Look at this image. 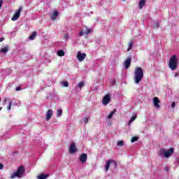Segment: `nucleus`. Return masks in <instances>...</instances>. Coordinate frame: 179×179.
<instances>
[{"mask_svg": "<svg viewBox=\"0 0 179 179\" xmlns=\"http://www.w3.org/2000/svg\"><path fill=\"white\" fill-rule=\"evenodd\" d=\"M16 106H22V102H18L15 103Z\"/></svg>", "mask_w": 179, "mask_h": 179, "instance_id": "4c0bfd02", "label": "nucleus"}, {"mask_svg": "<svg viewBox=\"0 0 179 179\" xmlns=\"http://www.w3.org/2000/svg\"><path fill=\"white\" fill-rule=\"evenodd\" d=\"M138 141V138L136 137H133L131 139V143H134V142H136Z\"/></svg>", "mask_w": 179, "mask_h": 179, "instance_id": "7c9ffc66", "label": "nucleus"}, {"mask_svg": "<svg viewBox=\"0 0 179 179\" xmlns=\"http://www.w3.org/2000/svg\"><path fill=\"white\" fill-rule=\"evenodd\" d=\"M83 121H84V123H85V124H87V122H89V118L85 117L83 119Z\"/></svg>", "mask_w": 179, "mask_h": 179, "instance_id": "c85d7f7f", "label": "nucleus"}, {"mask_svg": "<svg viewBox=\"0 0 179 179\" xmlns=\"http://www.w3.org/2000/svg\"><path fill=\"white\" fill-rule=\"evenodd\" d=\"M21 87H17L16 89H15V90L17 91V92H19V90H21Z\"/></svg>", "mask_w": 179, "mask_h": 179, "instance_id": "e433bc0d", "label": "nucleus"}, {"mask_svg": "<svg viewBox=\"0 0 179 179\" xmlns=\"http://www.w3.org/2000/svg\"><path fill=\"white\" fill-rule=\"evenodd\" d=\"M62 115V109H58L57 111V117H61Z\"/></svg>", "mask_w": 179, "mask_h": 179, "instance_id": "a878e982", "label": "nucleus"}, {"mask_svg": "<svg viewBox=\"0 0 179 179\" xmlns=\"http://www.w3.org/2000/svg\"><path fill=\"white\" fill-rule=\"evenodd\" d=\"M2 3H3V0H0V9L2 8Z\"/></svg>", "mask_w": 179, "mask_h": 179, "instance_id": "72a5a7b5", "label": "nucleus"}, {"mask_svg": "<svg viewBox=\"0 0 179 179\" xmlns=\"http://www.w3.org/2000/svg\"><path fill=\"white\" fill-rule=\"evenodd\" d=\"M26 173V170L24 169V166H20L16 172H14L11 176L10 178H23L24 177V173Z\"/></svg>", "mask_w": 179, "mask_h": 179, "instance_id": "7ed1b4c3", "label": "nucleus"}, {"mask_svg": "<svg viewBox=\"0 0 179 179\" xmlns=\"http://www.w3.org/2000/svg\"><path fill=\"white\" fill-rule=\"evenodd\" d=\"M114 83H115V81H113V85H114Z\"/></svg>", "mask_w": 179, "mask_h": 179, "instance_id": "79ce46f5", "label": "nucleus"}, {"mask_svg": "<svg viewBox=\"0 0 179 179\" xmlns=\"http://www.w3.org/2000/svg\"><path fill=\"white\" fill-rule=\"evenodd\" d=\"M169 170H170V168H169V166H166L165 171L169 172Z\"/></svg>", "mask_w": 179, "mask_h": 179, "instance_id": "c9c22d12", "label": "nucleus"}, {"mask_svg": "<svg viewBox=\"0 0 179 179\" xmlns=\"http://www.w3.org/2000/svg\"><path fill=\"white\" fill-rule=\"evenodd\" d=\"M83 86H85V83L83 82L78 83V87L80 90H82V88L83 87Z\"/></svg>", "mask_w": 179, "mask_h": 179, "instance_id": "b1692460", "label": "nucleus"}, {"mask_svg": "<svg viewBox=\"0 0 179 179\" xmlns=\"http://www.w3.org/2000/svg\"><path fill=\"white\" fill-rule=\"evenodd\" d=\"M143 79V69L141 67H136L134 70V80L136 85H139Z\"/></svg>", "mask_w": 179, "mask_h": 179, "instance_id": "f257e3e1", "label": "nucleus"}, {"mask_svg": "<svg viewBox=\"0 0 179 179\" xmlns=\"http://www.w3.org/2000/svg\"><path fill=\"white\" fill-rule=\"evenodd\" d=\"M145 2L146 1L145 0H140V1L138 3V9H142V8H143V6H145Z\"/></svg>", "mask_w": 179, "mask_h": 179, "instance_id": "f3484780", "label": "nucleus"}, {"mask_svg": "<svg viewBox=\"0 0 179 179\" xmlns=\"http://www.w3.org/2000/svg\"><path fill=\"white\" fill-rule=\"evenodd\" d=\"M8 47H5L1 49V52H3L4 54L8 52Z\"/></svg>", "mask_w": 179, "mask_h": 179, "instance_id": "393cba45", "label": "nucleus"}, {"mask_svg": "<svg viewBox=\"0 0 179 179\" xmlns=\"http://www.w3.org/2000/svg\"><path fill=\"white\" fill-rule=\"evenodd\" d=\"M3 40H5L4 38H0V43H1V41H3Z\"/></svg>", "mask_w": 179, "mask_h": 179, "instance_id": "ea45409f", "label": "nucleus"}, {"mask_svg": "<svg viewBox=\"0 0 179 179\" xmlns=\"http://www.w3.org/2000/svg\"><path fill=\"white\" fill-rule=\"evenodd\" d=\"M110 166H113V169H117V162L114 161V159H110L106 161L105 165L106 171H108Z\"/></svg>", "mask_w": 179, "mask_h": 179, "instance_id": "39448f33", "label": "nucleus"}, {"mask_svg": "<svg viewBox=\"0 0 179 179\" xmlns=\"http://www.w3.org/2000/svg\"><path fill=\"white\" fill-rule=\"evenodd\" d=\"M155 108H160V100L157 97H154L152 100Z\"/></svg>", "mask_w": 179, "mask_h": 179, "instance_id": "9b49d317", "label": "nucleus"}, {"mask_svg": "<svg viewBox=\"0 0 179 179\" xmlns=\"http://www.w3.org/2000/svg\"><path fill=\"white\" fill-rule=\"evenodd\" d=\"M62 85L64 87H68V86H69V83L68 82H63Z\"/></svg>", "mask_w": 179, "mask_h": 179, "instance_id": "c756f323", "label": "nucleus"}, {"mask_svg": "<svg viewBox=\"0 0 179 179\" xmlns=\"http://www.w3.org/2000/svg\"><path fill=\"white\" fill-rule=\"evenodd\" d=\"M115 113H117V109H114L113 111H111L108 115V120H111L113 118V115H114Z\"/></svg>", "mask_w": 179, "mask_h": 179, "instance_id": "a211bd4d", "label": "nucleus"}, {"mask_svg": "<svg viewBox=\"0 0 179 179\" xmlns=\"http://www.w3.org/2000/svg\"><path fill=\"white\" fill-rule=\"evenodd\" d=\"M76 152V145L75 143H71L70 144V148H69V153L71 155H73V153Z\"/></svg>", "mask_w": 179, "mask_h": 179, "instance_id": "f8f14e48", "label": "nucleus"}, {"mask_svg": "<svg viewBox=\"0 0 179 179\" xmlns=\"http://www.w3.org/2000/svg\"><path fill=\"white\" fill-rule=\"evenodd\" d=\"M48 177V175L47 174H41L39 176H37L38 179H45Z\"/></svg>", "mask_w": 179, "mask_h": 179, "instance_id": "412c9836", "label": "nucleus"}, {"mask_svg": "<svg viewBox=\"0 0 179 179\" xmlns=\"http://www.w3.org/2000/svg\"><path fill=\"white\" fill-rule=\"evenodd\" d=\"M174 107H176V102L175 101L172 102V103H171V108H174Z\"/></svg>", "mask_w": 179, "mask_h": 179, "instance_id": "473e14b6", "label": "nucleus"}, {"mask_svg": "<svg viewBox=\"0 0 179 179\" xmlns=\"http://www.w3.org/2000/svg\"><path fill=\"white\" fill-rule=\"evenodd\" d=\"M36 36H37V32L34 31L32 32V34H31V36L29 37V38L30 40H34V38H36Z\"/></svg>", "mask_w": 179, "mask_h": 179, "instance_id": "aec40b11", "label": "nucleus"}, {"mask_svg": "<svg viewBox=\"0 0 179 179\" xmlns=\"http://www.w3.org/2000/svg\"><path fill=\"white\" fill-rule=\"evenodd\" d=\"M57 55L59 57H64V55H65V52L62 50H60L57 51Z\"/></svg>", "mask_w": 179, "mask_h": 179, "instance_id": "5701e85b", "label": "nucleus"}, {"mask_svg": "<svg viewBox=\"0 0 179 179\" xmlns=\"http://www.w3.org/2000/svg\"><path fill=\"white\" fill-rule=\"evenodd\" d=\"M77 58L79 62H83V61H85V58H86V54L82 53L79 51L77 54Z\"/></svg>", "mask_w": 179, "mask_h": 179, "instance_id": "1a4fd4ad", "label": "nucleus"}, {"mask_svg": "<svg viewBox=\"0 0 179 179\" xmlns=\"http://www.w3.org/2000/svg\"><path fill=\"white\" fill-rule=\"evenodd\" d=\"M1 110H2V107H0V111H1Z\"/></svg>", "mask_w": 179, "mask_h": 179, "instance_id": "a19ab883", "label": "nucleus"}, {"mask_svg": "<svg viewBox=\"0 0 179 179\" xmlns=\"http://www.w3.org/2000/svg\"><path fill=\"white\" fill-rule=\"evenodd\" d=\"M3 164L0 163V170H3Z\"/></svg>", "mask_w": 179, "mask_h": 179, "instance_id": "f704fd0d", "label": "nucleus"}, {"mask_svg": "<svg viewBox=\"0 0 179 179\" xmlns=\"http://www.w3.org/2000/svg\"><path fill=\"white\" fill-rule=\"evenodd\" d=\"M154 29H157L159 27V22H155L153 24Z\"/></svg>", "mask_w": 179, "mask_h": 179, "instance_id": "bb28decb", "label": "nucleus"}, {"mask_svg": "<svg viewBox=\"0 0 179 179\" xmlns=\"http://www.w3.org/2000/svg\"><path fill=\"white\" fill-rule=\"evenodd\" d=\"M135 120H136V115H134L131 117L130 120L129 121V122L127 123V125H131V124H132V122H134V121H135Z\"/></svg>", "mask_w": 179, "mask_h": 179, "instance_id": "6ab92c4d", "label": "nucleus"}, {"mask_svg": "<svg viewBox=\"0 0 179 179\" xmlns=\"http://www.w3.org/2000/svg\"><path fill=\"white\" fill-rule=\"evenodd\" d=\"M122 1H125V0H122Z\"/></svg>", "mask_w": 179, "mask_h": 179, "instance_id": "c03bdc74", "label": "nucleus"}, {"mask_svg": "<svg viewBox=\"0 0 179 179\" xmlns=\"http://www.w3.org/2000/svg\"><path fill=\"white\" fill-rule=\"evenodd\" d=\"M87 160V154H83L80 155V162H81V163H86Z\"/></svg>", "mask_w": 179, "mask_h": 179, "instance_id": "4468645a", "label": "nucleus"}, {"mask_svg": "<svg viewBox=\"0 0 179 179\" xmlns=\"http://www.w3.org/2000/svg\"><path fill=\"white\" fill-rule=\"evenodd\" d=\"M0 103H1V98H0Z\"/></svg>", "mask_w": 179, "mask_h": 179, "instance_id": "37998d69", "label": "nucleus"}, {"mask_svg": "<svg viewBox=\"0 0 179 179\" xmlns=\"http://www.w3.org/2000/svg\"><path fill=\"white\" fill-rule=\"evenodd\" d=\"M132 47H134V43L131 41L129 43V45L127 50V52H129V51H131V49L132 48Z\"/></svg>", "mask_w": 179, "mask_h": 179, "instance_id": "4be33fe9", "label": "nucleus"}, {"mask_svg": "<svg viewBox=\"0 0 179 179\" xmlns=\"http://www.w3.org/2000/svg\"><path fill=\"white\" fill-rule=\"evenodd\" d=\"M117 146H124V141H120L117 142Z\"/></svg>", "mask_w": 179, "mask_h": 179, "instance_id": "cd10ccee", "label": "nucleus"}, {"mask_svg": "<svg viewBox=\"0 0 179 179\" xmlns=\"http://www.w3.org/2000/svg\"><path fill=\"white\" fill-rule=\"evenodd\" d=\"M111 101V97L110 94H106L102 99V104L107 106Z\"/></svg>", "mask_w": 179, "mask_h": 179, "instance_id": "0eeeda50", "label": "nucleus"}, {"mask_svg": "<svg viewBox=\"0 0 179 179\" xmlns=\"http://www.w3.org/2000/svg\"><path fill=\"white\" fill-rule=\"evenodd\" d=\"M21 13H22V6H20L19 9L17 11H15L14 15L11 18V20L13 22H16V20H17V19H19V17H20Z\"/></svg>", "mask_w": 179, "mask_h": 179, "instance_id": "423d86ee", "label": "nucleus"}, {"mask_svg": "<svg viewBox=\"0 0 179 179\" xmlns=\"http://www.w3.org/2000/svg\"><path fill=\"white\" fill-rule=\"evenodd\" d=\"M64 38H65L66 40H68V38H69V35L68 34H66L64 35Z\"/></svg>", "mask_w": 179, "mask_h": 179, "instance_id": "2f4dec72", "label": "nucleus"}, {"mask_svg": "<svg viewBox=\"0 0 179 179\" xmlns=\"http://www.w3.org/2000/svg\"><path fill=\"white\" fill-rule=\"evenodd\" d=\"M177 76H178V73H174V77H175V78H177Z\"/></svg>", "mask_w": 179, "mask_h": 179, "instance_id": "58836bf2", "label": "nucleus"}, {"mask_svg": "<svg viewBox=\"0 0 179 179\" xmlns=\"http://www.w3.org/2000/svg\"><path fill=\"white\" fill-rule=\"evenodd\" d=\"M131 59H132L131 57H129L127 59V60L124 61V65L126 69H128V68H129V66H131Z\"/></svg>", "mask_w": 179, "mask_h": 179, "instance_id": "ddd939ff", "label": "nucleus"}, {"mask_svg": "<svg viewBox=\"0 0 179 179\" xmlns=\"http://www.w3.org/2000/svg\"><path fill=\"white\" fill-rule=\"evenodd\" d=\"M92 33V29L87 28V27H85L82 31H80L78 36H82L83 34H90Z\"/></svg>", "mask_w": 179, "mask_h": 179, "instance_id": "6e6552de", "label": "nucleus"}, {"mask_svg": "<svg viewBox=\"0 0 179 179\" xmlns=\"http://www.w3.org/2000/svg\"><path fill=\"white\" fill-rule=\"evenodd\" d=\"M6 101H8V105L7 106V110L8 111H10L11 108H12V99H10V98H4L3 99V104L5 105V103H6Z\"/></svg>", "mask_w": 179, "mask_h": 179, "instance_id": "9d476101", "label": "nucleus"}, {"mask_svg": "<svg viewBox=\"0 0 179 179\" xmlns=\"http://www.w3.org/2000/svg\"><path fill=\"white\" fill-rule=\"evenodd\" d=\"M174 153V148H171L168 150L164 148H161L159 152V157H164L165 159H169V157L173 156Z\"/></svg>", "mask_w": 179, "mask_h": 179, "instance_id": "f03ea898", "label": "nucleus"}, {"mask_svg": "<svg viewBox=\"0 0 179 179\" xmlns=\"http://www.w3.org/2000/svg\"><path fill=\"white\" fill-rule=\"evenodd\" d=\"M177 61H178V59H177V56L176 55H173L169 59V66L170 69H171V71H176V69H177L178 68Z\"/></svg>", "mask_w": 179, "mask_h": 179, "instance_id": "20e7f679", "label": "nucleus"}, {"mask_svg": "<svg viewBox=\"0 0 179 179\" xmlns=\"http://www.w3.org/2000/svg\"><path fill=\"white\" fill-rule=\"evenodd\" d=\"M57 17H58V11L55 10L52 13V14H51L50 18L52 20H55Z\"/></svg>", "mask_w": 179, "mask_h": 179, "instance_id": "2eb2a0df", "label": "nucleus"}, {"mask_svg": "<svg viewBox=\"0 0 179 179\" xmlns=\"http://www.w3.org/2000/svg\"><path fill=\"white\" fill-rule=\"evenodd\" d=\"M52 110H48L46 113V120L48 121L51 118V116L52 115Z\"/></svg>", "mask_w": 179, "mask_h": 179, "instance_id": "dca6fc26", "label": "nucleus"}]
</instances>
